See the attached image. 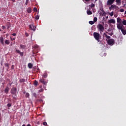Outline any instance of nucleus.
I'll return each mask as SVG.
<instances>
[{
	"mask_svg": "<svg viewBox=\"0 0 126 126\" xmlns=\"http://www.w3.org/2000/svg\"><path fill=\"white\" fill-rule=\"evenodd\" d=\"M96 28L98 30V31L100 32V33L102 35L103 34V32L105 31V27H104V25L99 24L97 25Z\"/></svg>",
	"mask_w": 126,
	"mask_h": 126,
	"instance_id": "nucleus-1",
	"label": "nucleus"
},
{
	"mask_svg": "<svg viewBox=\"0 0 126 126\" xmlns=\"http://www.w3.org/2000/svg\"><path fill=\"white\" fill-rule=\"evenodd\" d=\"M94 37L96 41H98V42H99V40L102 38L100 33L96 32H94Z\"/></svg>",
	"mask_w": 126,
	"mask_h": 126,
	"instance_id": "nucleus-2",
	"label": "nucleus"
},
{
	"mask_svg": "<svg viewBox=\"0 0 126 126\" xmlns=\"http://www.w3.org/2000/svg\"><path fill=\"white\" fill-rule=\"evenodd\" d=\"M107 42L108 45H109V46H113V45H115V39L110 38L107 40Z\"/></svg>",
	"mask_w": 126,
	"mask_h": 126,
	"instance_id": "nucleus-3",
	"label": "nucleus"
},
{
	"mask_svg": "<svg viewBox=\"0 0 126 126\" xmlns=\"http://www.w3.org/2000/svg\"><path fill=\"white\" fill-rule=\"evenodd\" d=\"M117 28H118L119 27H121V25L122 24V19H121V18L120 17H118L117 18Z\"/></svg>",
	"mask_w": 126,
	"mask_h": 126,
	"instance_id": "nucleus-4",
	"label": "nucleus"
},
{
	"mask_svg": "<svg viewBox=\"0 0 126 126\" xmlns=\"http://www.w3.org/2000/svg\"><path fill=\"white\" fill-rule=\"evenodd\" d=\"M17 91V89H16V88H12L11 89L10 92L12 95H15L16 94Z\"/></svg>",
	"mask_w": 126,
	"mask_h": 126,
	"instance_id": "nucleus-5",
	"label": "nucleus"
},
{
	"mask_svg": "<svg viewBox=\"0 0 126 126\" xmlns=\"http://www.w3.org/2000/svg\"><path fill=\"white\" fill-rule=\"evenodd\" d=\"M102 38L104 39V38H106V41H108L109 39H110L111 36L108 35L106 33H104L102 35Z\"/></svg>",
	"mask_w": 126,
	"mask_h": 126,
	"instance_id": "nucleus-6",
	"label": "nucleus"
},
{
	"mask_svg": "<svg viewBox=\"0 0 126 126\" xmlns=\"http://www.w3.org/2000/svg\"><path fill=\"white\" fill-rule=\"evenodd\" d=\"M15 52L17 54H19L21 57H23V56H24V52H21L19 49H16Z\"/></svg>",
	"mask_w": 126,
	"mask_h": 126,
	"instance_id": "nucleus-7",
	"label": "nucleus"
},
{
	"mask_svg": "<svg viewBox=\"0 0 126 126\" xmlns=\"http://www.w3.org/2000/svg\"><path fill=\"white\" fill-rule=\"evenodd\" d=\"M114 2H115V0H108L106 4L110 6V5H112Z\"/></svg>",
	"mask_w": 126,
	"mask_h": 126,
	"instance_id": "nucleus-8",
	"label": "nucleus"
},
{
	"mask_svg": "<svg viewBox=\"0 0 126 126\" xmlns=\"http://www.w3.org/2000/svg\"><path fill=\"white\" fill-rule=\"evenodd\" d=\"M117 28L119 30H121V31L122 32V33L123 34V35H126V29H123L121 27H119V28Z\"/></svg>",
	"mask_w": 126,
	"mask_h": 126,
	"instance_id": "nucleus-9",
	"label": "nucleus"
},
{
	"mask_svg": "<svg viewBox=\"0 0 126 126\" xmlns=\"http://www.w3.org/2000/svg\"><path fill=\"white\" fill-rule=\"evenodd\" d=\"M109 10H112L113 8H114V9H117L119 8V6L116 5L115 4L111 5L110 7H109Z\"/></svg>",
	"mask_w": 126,
	"mask_h": 126,
	"instance_id": "nucleus-10",
	"label": "nucleus"
},
{
	"mask_svg": "<svg viewBox=\"0 0 126 126\" xmlns=\"http://www.w3.org/2000/svg\"><path fill=\"white\" fill-rule=\"evenodd\" d=\"M29 27L30 29H31V30H32L33 31H35L36 30V26H35L34 24L30 25Z\"/></svg>",
	"mask_w": 126,
	"mask_h": 126,
	"instance_id": "nucleus-11",
	"label": "nucleus"
},
{
	"mask_svg": "<svg viewBox=\"0 0 126 126\" xmlns=\"http://www.w3.org/2000/svg\"><path fill=\"white\" fill-rule=\"evenodd\" d=\"M39 82L44 84V85H47V82L45 81V79H41Z\"/></svg>",
	"mask_w": 126,
	"mask_h": 126,
	"instance_id": "nucleus-12",
	"label": "nucleus"
},
{
	"mask_svg": "<svg viewBox=\"0 0 126 126\" xmlns=\"http://www.w3.org/2000/svg\"><path fill=\"white\" fill-rule=\"evenodd\" d=\"M108 23H112L113 24H115V23H116V20H115V19H110L108 20Z\"/></svg>",
	"mask_w": 126,
	"mask_h": 126,
	"instance_id": "nucleus-13",
	"label": "nucleus"
},
{
	"mask_svg": "<svg viewBox=\"0 0 126 126\" xmlns=\"http://www.w3.org/2000/svg\"><path fill=\"white\" fill-rule=\"evenodd\" d=\"M9 91V88L8 87H6L5 89L4 92L6 94H8Z\"/></svg>",
	"mask_w": 126,
	"mask_h": 126,
	"instance_id": "nucleus-14",
	"label": "nucleus"
},
{
	"mask_svg": "<svg viewBox=\"0 0 126 126\" xmlns=\"http://www.w3.org/2000/svg\"><path fill=\"white\" fill-rule=\"evenodd\" d=\"M0 42L1 44H2V45H3V46L4 45V42H3V37L2 36L0 37Z\"/></svg>",
	"mask_w": 126,
	"mask_h": 126,
	"instance_id": "nucleus-15",
	"label": "nucleus"
},
{
	"mask_svg": "<svg viewBox=\"0 0 126 126\" xmlns=\"http://www.w3.org/2000/svg\"><path fill=\"white\" fill-rule=\"evenodd\" d=\"M27 11L28 13H31V12H32V8H31V7H28Z\"/></svg>",
	"mask_w": 126,
	"mask_h": 126,
	"instance_id": "nucleus-16",
	"label": "nucleus"
},
{
	"mask_svg": "<svg viewBox=\"0 0 126 126\" xmlns=\"http://www.w3.org/2000/svg\"><path fill=\"white\" fill-rule=\"evenodd\" d=\"M87 13L88 15H91L92 14V12L90 10L88 9L87 11Z\"/></svg>",
	"mask_w": 126,
	"mask_h": 126,
	"instance_id": "nucleus-17",
	"label": "nucleus"
},
{
	"mask_svg": "<svg viewBox=\"0 0 126 126\" xmlns=\"http://www.w3.org/2000/svg\"><path fill=\"white\" fill-rule=\"evenodd\" d=\"M26 48V46L23 45V44H20V49H25Z\"/></svg>",
	"mask_w": 126,
	"mask_h": 126,
	"instance_id": "nucleus-18",
	"label": "nucleus"
},
{
	"mask_svg": "<svg viewBox=\"0 0 126 126\" xmlns=\"http://www.w3.org/2000/svg\"><path fill=\"white\" fill-rule=\"evenodd\" d=\"M28 65L29 68H32L33 67V64L32 63H29Z\"/></svg>",
	"mask_w": 126,
	"mask_h": 126,
	"instance_id": "nucleus-19",
	"label": "nucleus"
},
{
	"mask_svg": "<svg viewBox=\"0 0 126 126\" xmlns=\"http://www.w3.org/2000/svg\"><path fill=\"white\" fill-rule=\"evenodd\" d=\"M5 45H9V44H10V42L9 41V40H5Z\"/></svg>",
	"mask_w": 126,
	"mask_h": 126,
	"instance_id": "nucleus-20",
	"label": "nucleus"
},
{
	"mask_svg": "<svg viewBox=\"0 0 126 126\" xmlns=\"http://www.w3.org/2000/svg\"><path fill=\"white\" fill-rule=\"evenodd\" d=\"M106 34H108V35H110V36H113V32H106Z\"/></svg>",
	"mask_w": 126,
	"mask_h": 126,
	"instance_id": "nucleus-21",
	"label": "nucleus"
},
{
	"mask_svg": "<svg viewBox=\"0 0 126 126\" xmlns=\"http://www.w3.org/2000/svg\"><path fill=\"white\" fill-rule=\"evenodd\" d=\"M19 82H20V83H23V82H25V79H20L19 80Z\"/></svg>",
	"mask_w": 126,
	"mask_h": 126,
	"instance_id": "nucleus-22",
	"label": "nucleus"
},
{
	"mask_svg": "<svg viewBox=\"0 0 126 126\" xmlns=\"http://www.w3.org/2000/svg\"><path fill=\"white\" fill-rule=\"evenodd\" d=\"M118 5H121V0H116Z\"/></svg>",
	"mask_w": 126,
	"mask_h": 126,
	"instance_id": "nucleus-23",
	"label": "nucleus"
},
{
	"mask_svg": "<svg viewBox=\"0 0 126 126\" xmlns=\"http://www.w3.org/2000/svg\"><path fill=\"white\" fill-rule=\"evenodd\" d=\"M44 78H47L48 77V74L47 73H44L43 75Z\"/></svg>",
	"mask_w": 126,
	"mask_h": 126,
	"instance_id": "nucleus-24",
	"label": "nucleus"
},
{
	"mask_svg": "<svg viewBox=\"0 0 126 126\" xmlns=\"http://www.w3.org/2000/svg\"><path fill=\"white\" fill-rule=\"evenodd\" d=\"M91 8H93V7H95V4L94 3H92L90 5Z\"/></svg>",
	"mask_w": 126,
	"mask_h": 126,
	"instance_id": "nucleus-25",
	"label": "nucleus"
},
{
	"mask_svg": "<svg viewBox=\"0 0 126 126\" xmlns=\"http://www.w3.org/2000/svg\"><path fill=\"white\" fill-rule=\"evenodd\" d=\"M89 24H91V25H93V24H94V23H95L94 22V21H90L89 22Z\"/></svg>",
	"mask_w": 126,
	"mask_h": 126,
	"instance_id": "nucleus-26",
	"label": "nucleus"
},
{
	"mask_svg": "<svg viewBox=\"0 0 126 126\" xmlns=\"http://www.w3.org/2000/svg\"><path fill=\"white\" fill-rule=\"evenodd\" d=\"M29 96H30V94H29V93H27L26 94V98H29Z\"/></svg>",
	"mask_w": 126,
	"mask_h": 126,
	"instance_id": "nucleus-27",
	"label": "nucleus"
},
{
	"mask_svg": "<svg viewBox=\"0 0 126 126\" xmlns=\"http://www.w3.org/2000/svg\"><path fill=\"white\" fill-rule=\"evenodd\" d=\"M122 23H123V25H126V20H123L122 21Z\"/></svg>",
	"mask_w": 126,
	"mask_h": 126,
	"instance_id": "nucleus-28",
	"label": "nucleus"
},
{
	"mask_svg": "<svg viewBox=\"0 0 126 126\" xmlns=\"http://www.w3.org/2000/svg\"><path fill=\"white\" fill-rule=\"evenodd\" d=\"M34 85H35V86H37V85H38V81H35L34 82Z\"/></svg>",
	"mask_w": 126,
	"mask_h": 126,
	"instance_id": "nucleus-29",
	"label": "nucleus"
},
{
	"mask_svg": "<svg viewBox=\"0 0 126 126\" xmlns=\"http://www.w3.org/2000/svg\"><path fill=\"white\" fill-rule=\"evenodd\" d=\"M97 20V17H94V23H95V22H96Z\"/></svg>",
	"mask_w": 126,
	"mask_h": 126,
	"instance_id": "nucleus-30",
	"label": "nucleus"
},
{
	"mask_svg": "<svg viewBox=\"0 0 126 126\" xmlns=\"http://www.w3.org/2000/svg\"><path fill=\"white\" fill-rule=\"evenodd\" d=\"M33 97H35V98H37V94H36V93H33Z\"/></svg>",
	"mask_w": 126,
	"mask_h": 126,
	"instance_id": "nucleus-31",
	"label": "nucleus"
},
{
	"mask_svg": "<svg viewBox=\"0 0 126 126\" xmlns=\"http://www.w3.org/2000/svg\"><path fill=\"white\" fill-rule=\"evenodd\" d=\"M120 27H122V29H126V28H125V26H124V25H123V24H122L121 25H120Z\"/></svg>",
	"mask_w": 126,
	"mask_h": 126,
	"instance_id": "nucleus-32",
	"label": "nucleus"
},
{
	"mask_svg": "<svg viewBox=\"0 0 126 126\" xmlns=\"http://www.w3.org/2000/svg\"><path fill=\"white\" fill-rule=\"evenodd\" d=\"M109 15H110V16H113V15H114V12H111L109 13Z\"/></svg>",
	"mask_w": 126,
	"mask_h": 126,
	"instance_id": "nucleus-33",
	"label": "nucleus"
},
{
	"mask_svg": "<svg viewBox=\"0 0 126 126\" xmlns=\"http://www.w3.org/2000/svg\"><path fill=\"white\" fill-rule=\"evenodd\" d=\"M29 1V0H26V2H25L26 5H27L28 4Z\"/></svg>",
	"mask_w": 126,
	"mask_h": 126,
	"instance_id": "nucleus-34",
	"label": "nucleus"
},
{
	"mask_svg": "<svg viewBox=\"0 0 126 126\" xmlns=\"http://www.w3.org/2000/svg\"><path fill=\"white\" fill-rule=\"evenodd\" d=\"M33 11H35V12H37V11H38V9H37L36 7H34V8H33Z\"/></svg>",
	"mask_w": 126,
	"mask_h": 126,
	"instance_id": "nucleus-35",
	"label": "nucleus"
},
{
	"mask_svg": "<svg viewBox=\"0 0 126 126\" xmlns=\"http://www.w3.org/2000/svg\"><path fill=\"white\" fill-rule=\"evenodd\" d=\"M35 19L38 20V19H39V16L38 15L35 16Z\"/></svg>",
	"mask_w": 126,
	"mask_h": 126,
	"instance_id": "nucleus-36",
	"label": "nucleus"
},
{
	"mask_svg": "<svg viewBox=\"0 0 126 126\" xmlns=\"http://www.w3.org/2000/svg\"><path fill=\"white\" fill-rule=\"evenodd\" d=\"M7 106L9 108L11 106V103H8L7 104Z\"/></svg>",
	"mask_w": 126,
	"mask_h": 126,
	"instance_id": "nucleus-37",
	"label": "nucleus"
},
{
	"mask_svg": "<svg viewBox=\"0 0 126 126\" xmlns=\"http://www.w3.org/2000/svg\"><path fill=\"white\" fill-rule=\"evenodd\" d=\"M43 91H44V89H41L39 90V93L43 92Z\"/></svg>",
	"mask_w": 126,
	"mask_h": 126,
	"instance_id": "nucleus-38",
	"label": "nucleus"
},
{
	"mask_svg": "<svg viewBox=\"0 0 126 126\" xmlns=\"http://www.w3.org/2000/svg\"><path fill=\"white\" fill-rule=\"evenodd\" d=\"M43 126H47V122H43Z\"/></svg>",
	"mask_w": 126,
	"mask_h": 126,
	"instance_id": "nucleus-39",
	"label": "nucleus"
},
{
	"mask_svg": "<svg viewBox=\"0 0 126 126\" xmlns=\"http://www.w3.org/2000/svg\"><path fill=\"white\" fill-rule=\"evenodd\" d=\"M5 26H2V29L3 30H4V29H5Z\"/></svg>",
	"mask_w": 126,
	"mask_h": 126,
	"instance_id": "nucleus-40",
	"label": "nucleus"
},
{
	"mask_svg": "<svg viewBox=\"0 0 126 126\" xmlns=\"http://www.w3.org/2000/svg\"><path fill=\"white\" fill-rule=\"evenodd\" d=\"M124 11H125V10L124 9H120V12H124Z\"/></svg>",
	"mask_w": 126,
	"mask_h": 126,
	"instance_id": "nucleus-41",
	"label": "nucleus"
},
{
	"mask_svg": "<svg viewBox=\"0 0 126 126\" xmlns=\"http://www.w3.org/2000/svg\"><path fill=\"white\" fill-rule=\"evenodd\" d=\"M25 35H26V36L27 37H28V36H29V34L28 33H27V32H26V33H25Z\"/></svg>",
	"mask_w": 126,
	"mask_h": 126,
	"instance_id": "nucleus-42",
	"label": "nucleus"
},
{
	"mask_svg": "<svg viewBox=\"0 0 126 126\" xmlns=\"http://www.w3.org/2000/svg\"><path fill=\"white\" fill-rule=\"evenodd\" d=\"M12 36H16V33H14L12 34Z\"/></svg>",
	"mask_w": 126,
	"mask_h": 126,
	"instance_id": "nucleus-43",
	"label": "nucleus"
},
{
	"mask_svg": "<svg viewBox=\"0 0 126 126\" xmlns=\"http://www.w3.org/2000/svg\"><path fill=\"white\" fill-rule=\"evenodd\" d=\"M38 101H39V102H43V99H38Z\"/></svg>",
	"mask_w": 126,
	"mask_h": 126,
	"instance_id": "nucleus-44",
	"label": "nucleus"
},
{
	"mask_svg": "<svg viewBox=\"0 0 126 126\" xmlns=\"http://www.w3.org/2000/svg\"><path fill=\"white\" fill-rule=\"evenodd\" d=\"M11 41H13V40H15V38H11Z\"/></svg>",
	"mask_w": 126,
	"mask_h": 126,
	"instance_id": "nucleus-45",
	"label": "nucleus"
},
{
	"mask_svg": "<svg viewBox=\"0 0 126 126\" xmlns=\"http://www.w3.org/2000/svg\"><path fill=\"white\" fill-rule=\"evenodd\" d=\"M5 66H7V67H8L9 65L8 63H5Z\"/></svg>",
	"mask_w": 126,
	"mask_h": 126,
	"instance_id": "nucleus-46",
	"label": "nucleus"
},
{
	"mask_svg": "<svg viewBox=\"0 0 126 126\" xmlns=\"http://www.w3.org/2000/svg\"><path fill=\"white\" fill-rule=\"evenodd\" d=\"M83 0V1H84V0H85V1H90V0Z\"/></svg>",
	"mask_w": 126,
	"mask_h": 126,
	"instance_id": "nucleus-47",
	"label": "nucleus"
},
{
	"mask_svg": "<svg viewBox=\"0 0 126 126\" xmlns=\"http://www.w3.org/2000/svg\"><path fill=\"white\" fill-rule=\"evenodd\" d=\"M103 15H104V14H106V12L105 11H103Z\"/></svg>",
	"mask_w": 126,
	"mask_h": 126,
	"instance_id": "nucleus-48",
	"label": "nucleus"
},
{
	"mask_svg": "<svg viewBox=\"0 0 126 126\" xmlns=\"http://www.w3.org/2000/svg\"><path fill=\"white\" fill-rule=\"evenodd\" d=\"M9 28H10V26H8L7 29H9Z\"/></svg>",
	"mask_w": 126,
	"mask_h": 126,
	"instance_id": "nucleus-49",
	"label": "nucleus"
},
{
	"mask_svg": "<svg viewBox=\"0 0 126 126\" xmlns=\"http://www.w3.org/2000/svg\"><path fill=\"white\" fill-rule=\"evenodd\" d=\"M11 0L13 1V2H15V0Z\"/></svg>",
	"mask_w": 126,
	"mask_h": 126,
	"instance_id": "nucleus-50",
	"label": "nucleus"
},
{
	"mask_svg": "<svg viewBox=\"0 0 126 126\" xmlns=\"http://www.w3.org/2000/svg\"><path fill=\"white\" fill-rule=\"evenodd\" d=\"M36 53H38V52H34V51H33V54H36Z\"/></svg>",
	"mask_w": 126,
	"mask_h": 126,
	"instance_id": "nucleus-51",
	"label": "nucleus"
},
{
	"mask_svg": "<svg viewBox=\"0 0 126 126\" xmlns=\"http://www.w3.org/2000/svg\"><path fill=\"white\" fill-rule=\"evenodd\" d=\"M108 32H110V31H111V30H108Z\"/></svg>",
	"mask_w": 126,
	"mask_h": 126,
	"instance_id": "nucleus-52",
	"label": "nucleus"
},
{
	"mask_svg": "<svg viewBox=\"0 0 126 126\" xmlns=\"http://www.w3.org/2000/svg\"><path fill=\"white\" fill-rule=\"evenodd\" d=\"M11 69H13V66H12V67H11Z\"/></svg>",
	"mask_w": 126,
	"mask_h": 126,
	"instance_id": "nucleus-53",
	"label": "nucleus"
},
{
	"mask_svg": "<svg viewBox=\"0 0 126 126\" xmlns=\"http://www.w3.org/2000/svg\"><path fill=\"white\" fill-rule=\"evenodd\" d=\"M125 14H126V10L125 12Z\"/></svg>",
	"mask_w": 126,
	"mask_h": 126,
	"instance_id": "nucleus-54",
	"label": "nucleus"
},
{
	"mask_svg": "<svg viewBox=\"0 0 126 126\" xmlns=\"http://www.w3.org/2000/svg\"><path fill=\"white\" fill-rule=\"evenodd\" d=\"M12 66H13H13H14V65H12Z\"/></svg>",
	"mask_w": 126,
	"mask_h": 126,
	"instance_id": "nucleus-55",
	"label": "nucleus"
},
{
	"mask_svg": "<svg viewBox=\"0 0 126 126\" xmlns=\"http://www.w3.org/2000/svg\"><path fill=\"white\" fill-rule=\"evenodd\" d=\"M97 0H95V1H97Z\"/></svg>",
	"mask_w": 126,
	"mask_h": 126,
	"instance_id": "nucleus-56",
	"label": "nucleus"
},
{
	"mask_svg": "<svg viewBox=\"0 0 126 126\" xmlns=\"http://www.w3.org/2000/svg\"><path fill=\"white\" fill-rule=\"evenodd\" d=\"M24 94H25V92L24 93Z\"/></svg>",
	"mask_w": 126,
	"mask_h": 126,
	"instance_id": "nucleus-57",
	"label": "nucleus"
},
{
	"mask_svg": "<svg viewBox=\"0 0 126 126\" xmlns=\"http://www.w3.org/2000/svg\"><path fill=\"white\" fill-rule=\"evenodd\" d=\"M12 97H13V95H12Z\"/></svg>",
	"mask_w": 126,
	"mask_h": 126,
	"instance_id": "nucleus-58",
	"label": "nucleus"
},
{
	"mask_svg": "<svg viewBox=\"0 0 126 126\" xmlns=\"http://www.w3.org/2000/svg\"><path fill=\"white\" fill-rule=\"evenodd\" d=\"M106 18H108V17H106Z\"/></svg>",
	"mask_w": 126,
	"mask_h": 126,
	"instance_id": "nucleus-59",
	"label": "nucleus"
}]
</instances>
